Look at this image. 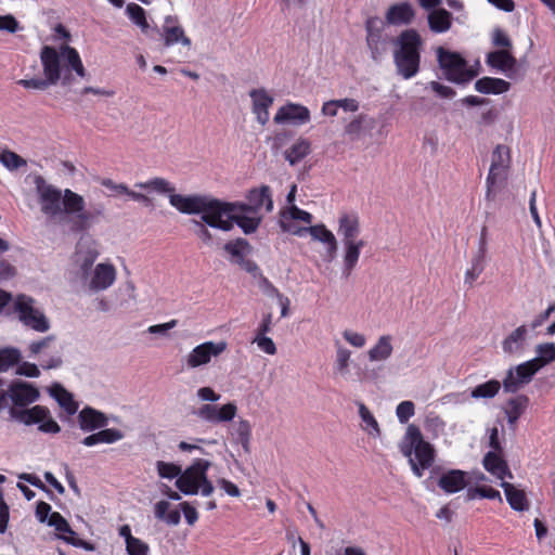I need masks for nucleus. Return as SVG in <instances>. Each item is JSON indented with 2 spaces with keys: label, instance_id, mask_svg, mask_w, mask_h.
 <instances>
[{
  "label": "nucleus",
  "instance_id": "nucleus-1",
  "mask_svg": "<svg viewBox=\"0 0 555 555\" xmlns=\"http://www.w3.org/2000/svg\"><path fill=\"white\" fill-rule=\"evenodd\" d=\"M424 40L414 28L402 30L393 40V63L397 74L410 79L420 72Z\"/></svg>",
  "mask_w": 555,
  "mask_h": 555
},
{
  "label": "nucleus",
  "instance_id": "nucleus-2",
  "mask_svg": "<svg viewBox=\"0 0 555 555\" xmlns=\"http://www.w3.org/2000/svg\"><path fill=\"white\" fill-rule=\"evenodd\" d=\"M405 440L408 443L401 447V452L409 457L413 474L421 478L424 470L430 468L435 462V449L424 440L420 428L413 424L408 426Z\"/></svg>",
  "mask_w": 555,
  "mask_h": 555
},
{
  "label": "nucleus",
  "instance_id": "nucleus-3",
  "mask_svg": "<svg viewBox=\"0 0 555 555\" xmlns=\"http://www.w3.org/2000/svg\"><path fill=\"white\" fill-rule=\"evenodd\" d=\"M223 249L231 256V262L240 266L241 269L258 280V286L263 294L275 298L281 294L273 283L263 275L259 266L254 260L246 258L251 251V245L247 240L240 237L230 241L224 245Z\"/></svg>",
  "mask_w": 555,
  "mask_h": 555
},
{
  "label": "nucleus",
  "instance_id": "nucleus-4",
  "mask_svg": "<svg viewBox=\"0 0 555 555\" xmlns=\"http://www.w3.org/2000/svg\"><path fill=\"white\" fill-rule=\"evenodd\" d=\"M60 56L66 60L67 65L75 70L78 76H86V69L75 48L65 44L60 48L59 53L55 48L44 46L40 52V61L44 78L48 79L51 85H55L61 78Z\"/></svg>",
  "mask_w": 555,
  "mask_h": 555
},
{
  "label": "nucleus",
  "instance_id": "nucleus-5",
  "mask_svg": "<svg viewBox=\"0 0 555 555\" xmlns=\"http://www.w3.org/2000/svg\"><path fill=\"white\" fill-rule=\"evenodd\" d=\"M209 467V461L195 460L178 477L176 487L185 495H195L201 492L203 496H209L215 490L212 482L207 477Z\"/></svg>",
  "mask_w": 555,
  "mask_h": 555
},
{
  "label": "nucleus",
  "instance_id": "nucleus-6",
  "mask_svg": "<svg viewBox=\"0 0 555 555\" xmlns=\"http://www.w3.org/2000/svg\"><path fill=\"white\" fill-rule=\"evenodd\" d=\"M435 51L438 66L447 80L464 85L477 77L478 70L469 66L461 53L443 47H437Z\"/></svg>",
  "mask_w": 555,
  "mask_h": 555
},
{
  "label": "nucleus",
  "instance_id": "nucleus-7",
  "mask_svg": "<svg viewBox=\"0 0 555 555\" xmlns=\"http://www.w3.org/2000/svg\"><path fill=\"white\" fill-rule=\"evenodd\" d=\"M9 313L15 314L24 326L35 332L44 333L50 328V322L44 312L36 306V300L28 295H16L9 307Z\"/></svg>",
  "mask_w": 555,
  "mask_h": 555
},
{
  "label": "nucleus",
  "instance_id": "nucleus-8",
  "mask_svg": "<svg viewBox=\"0 0 555 555\" xmlns=\"http://www.w3.org/2000/svg\"><path fill=\"white\" fill-rule=\"evenodd\" d=\"M237 211L234 202H222L217 198L207 197L202 214V222L222 231H231L232 223L230 215Z\"/></svg>",
  "mask_w": 555,
  "mask_h": 555
},
{
  "label": "nucleus",
  "instance_id": "nucleus-9",
  "mask_svg": "<svg viewBox=\"0 0 555 555\" xmlns=\"http://www.w3.org/2000/svg\"><path fill=\"white\" fill-rule=\"evenodd\" d=\"M35 186L42 214L49 217L60 215L62 212V191L54 185L47 183L44 178L41 176H37L35 178Z\"/></svg>",
  "mask_w": 555,
  "mask_h": 555
},
{
  "label": "nucleus",
  "instance_id": "nucleus-10",
  "mask_svg": "<svg viewBox=\"0 0 555 555\" xmlns=\"http://www.w3.org/2000/svg\"><path fill=\"white\" fill-rule=\"evenodd\" d=\"M246 199L247 203L234 202L237 211L258 214L262 208L267 212L273 209V199L269 185H261L249 190Z\"/></svg>",
  "mask_w": 555,
  "mask_h": 555
},
{
  "label": "nucleus",
  "instance_id": "nucleus-11",
  "mask_svg": "<svg viewBox=\"0 0 555 555\" xmlns=\"http://www.w3.org/2000/svg\"><path fill=\"white\" fill-rule=\"evenodd\" d=\"M538 370L530 361L511 367L502 380L505 392L515 393L532 380Z\"/></svg>",
  "mask_w": 555,
  "mask_h": 555
},
{
  "label": "nucleus",
  "instance_id": "nucleus-12",
  "mask_svg": "<svg viewBox=\"0 0 555 555\" xmlns=\"http://www.w3.org/2000/svg\"><path fill=\"white\" fill-rule=\"evenodd\" d=\"M227 349L225 341H205L196 346L186 356V365L190 369H195L211 361V358L220 356Z\"/></svg>",
  "mask_w": 555,
  "mask_h": 555
},
{
  "label": "nucleus",
  "instance_id": "nucleus-13",
  "mask_svg": "<svg viewBox=\"0 0 555 555\" xmlns=\"http://www.w3.org/2000/svg\"><path fill=\"white\" fill-rule=\"evenodd\" d=\"M236 413L237 406L234 402H229L221 406L206 403L194 411L198 418L214 424L231 422Z\"/></svg>",
  "mask_w": 555,
  "mask_h": 555
},
{
  "label": "nucleus",
  "instance_id": "nucleus-14",
  "mask_svg": "<svg viewBox=\"0 0 555 555\" xmlns=\"http://www.w3.org/2000/svg\"><path fill=\"white\" fill-rule=\"evenodd\" d=\"M48 525L54 527V529L59 532L57 537L66 543L76 547L85 548L87 551L94 550L92 543L78 538L77 533L72 529L68 521L59 512H52L50 514Z\"/></svg>",
  "mask_w": 555,
  "mask_h": 555
},
{
  "label": "nucleus",
  "instance_id": "nucleus-15",
  "mask_svg": "<svg viewBox=\"0 0 555 555\" xmlns=\"http://www.w3.org/2000/svg\"><path fill=\"white\" fill-rule=\"evenodd\" d=\"M383 22L377 16L369 17L365 22L366 42L374 60H377L387 50V40L383 36Z\"/></svg>",
  "mask_w": 555,
  "mask_h": 555
},
{
  "label": "nucleus",
  "instance_id": "nucleus-16",
  "mask_svg": "<svg viewBox=\"0 0 555 555\" xmlns=\"http://www.w3.org/2000/svg\"><path fill=\"white\" fill-rule=\"evenodd\" d=\"M312 215L299 207L292 205L287 209L281 211L280 227L284 232L301 236L308 228H300L293 223L295 220H300L307 224H311Z\"/></svg>",
  "mask_w": 555,
  "mask_h": 555
},
{
  "label": "nucleus",
  "instance_id": "nucleus-17",
  "mask_svg": "<svg viewBox=\"0 0 555 555\" xmlns=\"http://www.w3.org/2000/svg\"><path fill=\"white\" fill-rule=\"evenodd\" d=\"M105 216V207L103 204L92 206L90 209L78 211L70 218V229L76 233L87 231L92 223L99 221Z\"/></svg>",
  "mask_w": 555,
  "mask_h": 555
},
{
  "label": "nucleus",
  "instance_id": "nucleus-18",
  "mask_svg": "<svg viewBox=\"0 0 555 555\" xmlns=\"http://www.w3.org/2000/svg\"><path fill=\"white\" fill-rule=\"evenodd\" d=\"M415 14V9L410 2H399L388 8L385 21L392 26L410 25L414 21Z\"/></svg>",
  "mask_w": 555,
  "mask_h": 555
},
{
  "label": "nucleus",
  "instance_id": "nucleus-19",
  "mask_svg": "<svg viewBox=\"0 0 555 555\" xmlns=\"http://www.w3.org/2000/svg\"><path fill=\"white\" fill-rule=\"evenodd\" d=\"M469 483L467 473L461 469H450L438 479V487L447 494H453L465 489Z\"/></svg>",
  "mask_w": 555,
  "mask_h": 555
},
{
  "label": "nucleus",
  "instance_id": "nucleus-20",
  "mask_svg": "<svg viewBox=\"0 0 555 555\" xmlns=\"http://www.w3.org/2000/svg\"><path fill=\"white\" fill-rule=\"evenodd\" d=\"M208 196L204 195H169V203L177 210L186 215L201 214Z\"/></svg>",
  "mask_w": 555,
  "mask_h": 555
},
{
  "label": "nucleus",
  "instance_id": "nucleus-21",
  "mask_svg": "<svg viewBox=\"0 0 555 555\" xmlns=\"http://www.w3.org/2000/svg\"><path fill=\"white\" fill-rule=\"evenodd\" d=\"M78 424L82 431L89 433L108 425L107 416L91 406H85L78 414Z\"/></svg>",
  "mask_w": 555,
  "mask_h": 555
},
{
  "label": "nucleus",
  "instance_id": "nucleus-22",
  "mask_svg": "<svg viewBox=\"0 0 555 555\" xmlns=\"http://www.w3.org/2000/svg\"><path fill=\"white\" fill-rule=\"evenodd\" d=\"M9 396L15 406H26L38 400L39 390L27 383L12 384L9 389Z\"/></svg>",
  "mask_w": 555,
  "mask_h": 555
},
{
  "label": "nucleus",
  "instance_id": "nucleus-23",
  "mask_svg": "<svg viewBox=\"0 0 555 555\" xmlns=\"http://www.w3.org/2000/svg\"><path fill=\"white\" fill-rule=\"evenodd\" d=\"M338 234L341 236V242H351L360 240L361 225L359 216L356 212H345L338 219Z\"/></svg>",
  "mask_w": 555,
  "mask_h": 555
},
{
  "label": "nucleus",
  "instance_id": "nucleus-24",
  "mask_svg": "<svg viewBox=\"0 0 555 555\" xmlns=\"http://www.w3.org/2000/svg\"><path fill=\"white\" fill-rule=\"evenodd\" d=\"M482 465L492 476L504 481L506 477L513 478V474L507 462L502 456V452H488L483 456Z\"/></svg>",
  "mask_w": 555,
  "mask_h": 555
},
{
  "label": "nucleus",
  "instance_id": "nucleus-25",
  "mask_svg": "<svg viewBox=\"0 0 555 555\" xmlns=\"http://www.w3.org/2000/svg\"><path fill=\"white\" fill-rule=\"evenodd\" d=\"M375 127L374 118L360 114L345 127V132L351 141H356L370 135Z\"/></svg>",
  "mask_w": 555,
  "mask_h": 555
},
{
  "label": "nucleus",
  "instance_id": "nucleus-26",
  "mask_svg": "<svg viewBox=\"0 0 555 555\" xmlns=\"http://www.w3.org/2000/svg\"><path fill=\"white\" fill-rule=\"evenodd\" d=\"M310 119L307 106H281L274 116L276 124L302 125Z\"/></svg>",
  "mask_w": 555,
  "mask_h": 555
},
{
  "label": "nucleus",
  "instance_id": "nucleus-27",
  "mask_svg": "<svg viewBox=\"0 0 555 555\" xmlns=\"http://www.w3.org/2000/svg\"><path fill=\"white\" fill-rule=\"evenodd\" d=\"M10 415L25 425H33L44 421L50 415V410L43 405H35L24 410L11 408Z\"/></svg>",
  "mask_w": 555,
  "mask_h": 555
},
{
  "label": "nucleus",
  "instance_id": "nucleus-28",
  "mask_svg": "<svg viewBox=\"0 0 555 555\" xmlns=\"http://www.w3.org/2000/svg\"><path fill=\"white\" fill-rule=\"evenodd\" d=\"M452 14L443 8L433 10L427 14L428 28L434 34H443L449 31L452 27Z\"/></svg>",
  "mask_w": 555,
  "mask_h": 555
},
{
  "label": "nucleus",
  "instance_id": "nucleus-29",
  "mask_svg": "<svg viewBox=\"0 0 555 555\" xmlns=\"http://www.w3.org/2000/svg\"><path fill=\"white\" fill-rule=\"evenodd\" d=\"M115 279L116 270L113 264L99 263L95 267L90 286L96 291L106 289L115 282Z\"/></svg>",
  "mask_w": 555,
  "mask_h": 555
},
{
  "label": "nucleus",
  "instance_id": "nucleus-30",
  "mask_svg": "<svg viewBox=\"0 0 555 555\" xmlns=\"http://www.w3.org/2000/svg\"><path fill=\"white\" fill-rule=\"evenodd\" d=\"M501 487L504 490L506 501L511 508L517 512H525L529 509V501L524 490L516 488L513 483L502 481Z\"/></svg>",
  "mask_w": 555,
  "mask_h": 555
},
{
  "label": "nucleus",
  "instance_id": "nucleus-31",
  "mask_svg": "<svg viewBox=\"0 0 555 555\" xmlns=\"http://www.w3.org/2000/svg\"><path fill=\"white\" fill-rule=\"evenodd\" d=\"M508 170L507 169H498L490 168L489 173L486 179V199L494 201L499 191H501L507 180Z\"/></svg>",
  "mask_w": 555,
  "mask_h": 555
},
{
  "label": "nucleus",
  "instance_id": "nucleus-32",
  "mask_svg": "<svg viewBox=\"0 0 555 555\" xmlns=\"http://www.w3.org/2000/svg\"><path fill=\"white\" fill-rule=\"evenodd\" d=\"M345 248L343 272L349 276L358 264L361 249L365 246L363 240L343 243Z\"/></svg>",
  "mask_w": 555,
  "mask_h": 555
},
{
  "label": "nucleus",
  "instance_id": "nucleus-33",
  "mask_svg": "<svg viewBox=\"0 0 555 555\" xmlns=\"http://www.w3.org/2000/svg\"><path fill=\"white\" fill-rule=\"evenodd\" d=\"M392 352V337L390 335H382L367 351V357L371 362H384L391 357Z\"/></svg>",
  "mask_w": 555,
  "mask_h": 555
},
{
  "label": "nucleus",
  "instance_id": "nucleus-34",
  "mask_svg": "<svg viewBox=\"0 0 555 555\" xmlns=\"http://www.w3.org/2000/svg\"><path fill=\"white\" fill-rule=\"evenodd\" d=\"M232 228L238 225L245 234H251L257 231L261 223V217L254 212L235 211L230 215Z\"/></svg>",
  "mask_w": 555,
  "mask_h": 555
},
{
  "label": "nucleus",
  "instance_id": "nucleus-35",
  "mask_svg": "<svg viewBox=\"0 0 555 555\" xmlns=\"http://www.w3.org/2000/svg\"><path fill=\"white\" fill-rule=\"evenodd\" d=\"M102 430L83 438L81 443L86 447H93L99 443H114L124 438L121 430L117 428H101Z\"/></svg>",
  "mask_w": 555,
  "mask_h": 555
},
{
  "label": "nucleus",
  "instance_id": "nucleus-36",
  "mask_svg": "<svg viewBox=\"0 0 555 555\" xmlns=\"http://www.w3.org/2000/svg\"><path fill=\"white\" fill-rule=\"evenodd\" d=\"M529 405V398L526 395L513 397L506 401L505 415L507 423L514 425L525 413Z\"/></svg>",
  "mask_w": 555,
  "mask_h": 555
},
{
  "label": "nucleus",
  "instance_id": "nucleus-37",
  "mask_svg": "<svg viewBox=\"0 0 555 555\" xmlns=\"http://www.w3.org/2000/svg\"><path fill=\"white\" fill-rule=\"evenodd\" d=\"M311 150V142L306 138H299L285 150L284 157L291 166H295L308 156Z\"/></svg>",
  "mask_w": 555,
  "mask_h": 555
},
{
  "label": "nucleus",
  "instance_id": "nucleus-38",
  "mask_svg": "<svg viewBox=\"0 0 555 555\" xmlns=\"http://www.w3.org/2000/svg\"><path fill=\"white\" fill-rule=\"evenodd\" d=\"M50 395L57 401L60 406L68 415H73L78 410V403L74 400L73 395L67 391L61 384L55 383L50 388Z\"/></svg>",
  "mask_w": 555,
  "mask_h": 555
},
{
  "label": "nucleus",
  "instance_id": "nucleus-39",
  "mask_svg": "<svg viewBox=\"0 0 555 555\" xmlns=\"http://www.w3.org/2000/svg\"><path fill=\"white\" fill-rule=\"evenodd\" d=\"M100 184L103 185L104 188L108 189L109 191H112V194H111L112 196L127 195L130 198H132L133 201L140 202V203L150 204V202H151L146 195L131 191L125 183H116L109 178L101 179Z\"/></svg>",
  "mask_w": 555,
  "mask_h": 555
},
{
  "label": "nucleus",
  "instance_id": "nucleus-40",
  "mask_svg": "<svg viewBox=\"0 0 555 555\" xmlns=\"http://www.w3.org/2000/svg\"><path fill=\"white\" fill-rule=\"evenodd\" d=\"M528 330L526 325H520L514 330L502 343L505 353L514 354L522 350L527 338Z\"/></svg>",
  "mask_w": 555,
  "mask_h": 555
},
{
  "label": "nucleus",
  "instance_id": "nucleus-41",
  "mask_svg": "<svg viewBox=\"0 0 555 555\" xmlns=\"http://www.w3.org/2000/svg\"><path fill=\"white\" fill-rule=\"evenodd\" d=\"M314 241L322 242L327 245L330 256H333L337 250V241L335 235L323 223L310 225L308 230Z\"/></svg>",
  "mask_w": 555,
  "mask_h": 555
},
{
  "label": "nucleus",
  "instance_id": "nucleus-42",
  "mask_svg": "<svg viewBox=\"0 0 555 555\" xmlns=\"http://www.w3.org/2000/svg\"><path fill=\"white\" fill-rule=\"evenodd\" d=\"M487 63L493 68L506 72L516 66V59L507 50H498L488 53Z\"/></svg>",
  "mask_w": 555,
  "mask_h": 555
},
{
  "label": "nucleus",
  "instance_id": "nucleus-43",
  "mask_svg": "<svg viewBox=\"0 0 555 555\" xmlns=\"http://www.w3.org/2000/svg\"><path fill=\"white\" fill-rule=\"evenodd\" d=\"M475 88L480 93L501 94L509 89V82L500 78L483 77L476 81Z\"/></svg>",
  "mask_w": 555,
  "mask_h": 555
},
{
  "label": "nucleus",
  "instance_id": "nucleus-44",
  "mask_svg": "<svg viewBox=\"0 0 555 555\" xmlns=\"http://www.w3.org/2000/svg\"><path fill=\"white\" fill-rule=\"evenodd\" d=\"M537 357L529 360L540 371L545 365L555 361V344L543 343L535 347Z\"/></svg>",
  "mask_w": 555,
  "mask_h": 555
},
{
  "label": "nucleus",
  "instance_id": "nucleus-45",
  "mask_svg": "<svg viewBox=\"0 0 555 555\" xmlns=\"http://www.w3.org/2000/svg\"><path fill=\"white\" fill-rule=\"evenodd\" d=\"M62 204L64 206V211L72 216L76 215L80 210H83L86 207L85 198L70 189L64 190Z\"/></svg>",
  "mask_w": 555,
  "mask_h": 555
},
{
  "label": "nucleus",
  "instance_id": "nucleus-46",
  "mask_svg": "<svg viewBox=\"0 0 555 555\" xmlns=\"http://www.w3.org/2000/svg\"><path fill=\"white\" fill-rule=\"evenodd\" d=\"M501 387L503 385L500 380L490 379L474 387L470 391V397L474 399H492L499 393Z\"/></svg>",
  "mask_w": 555,
  "mask_h": 555
},
{
  "label": "nucleus",
  "instance_id": "nucleus-47",
  "mask_svg": "<svg viewBox=\"0 0 555 555\" xmlns=\"http://www.w3.org/2000/svg\"><path fill=\"white\" fill-rule=\"evenodd\" d=\"M164 46L170 47L177 42L190 47L191 40L185 36L184 30L180 26H163Z\"/></svg>",
  "mask_w": 555,
  "mask_h": 555
},
{
  "label": "nucleus",
  "instance_id": "nucleus-48",
  "mask_svg": "<svg viewBox=\"0 0 555 555\" xmlns=\"http://www.w3.org/2000/svg\"><path fill=\"white\" fill-rule=\"evenodd\" d=\"M232 435L235 442L240 443L243 449L248 452L251 438V426L249 422L247 420H240L235 424Z\"/></svg>",
  "mask_w": 555,
  "mask_h": 555
},
{
  "label": "nucleus",
  "instance_id": "nucleus-49",
  "mask_svg": "<svg viewBox=\"0 0 555 555\" xmlns=\"http://www.w3.org/2000/svg\"><path fill=\"white\" fill-rule=\"evenodd\" d=\"M170 504L167 501H159L155 504V516L158 519L166 521L168 525L176 526L181 520V514L179 509H169Z\"/></svg>",
  "mask_w": 555,
  "mask_h": 555
},
{
  "label": "nucleus",
  "instance_id": "nucleus-50",
  "mask_svg": "<svg viewBox=\"0 0 555 555\" xmlns=\"http://www.w3.org/2000/svg\"><path fill=\"white\" fill-rule=\"evenodd\" d=\"M511 150L508 146L499 144L492 152L490 168L507 169L511 167Z\"/></svg>",
  "mask_w": 555,
  "mask_h": 555
},
{
  "label": "nucleus",
  "instance_id": "nucleus-51",
  "mask_svg": "<svg viewBox=\"0 0 555 555\" xmlns=\"http://www.w3.org/2000/svg\"><path fill=\"white\" fill-rule=\"evenodd\" d=\"M126 13L129 18L138 27H140L143 34H149L150 24L147 23L145 11L137 3H129L126 8Z\"/></svg>",
  "mask_w": 555,
  "mask_h": 555
},
{
  "label": "nucleus",
  "instance_id": "nucleus-52",
  "mask_svg": "<svg viewBox=\"0 0 555 555\" xmlns=\"http://www.w3.org/2000/svg\"><path fill=\"white\" fill-rule=\"evenodd\" d=\"M135 186L142 190L155 191L157 193L166 194L169 193L175 194V186L171 185L169 181L164 178H153L145 182H138Z\"/></svg>",
  "mask_w": 555,
  "mask_h": 555
},
{
  "label": "nucleus",
  "instance_id": "nucleus-53",
  "mask_svg": "<svg viewBox=\"0 0 555 555\" xmlns=\"http://www.w3.org/2000/svg\"><path fill=\"white\" fill-rule=\"evenodd\" d=\"M21 351L13 347L0 349V372H7L21 362Z\"/></svg>",
  "mask_w": 555,
  "mask_h": 555
},
{
  "label": "nucleus",
  "instance_id": "nucleus-54",
  "mask_svg": "<svg viewBox=\"0 0 555 555\" xmlns=\"http://www.w3.org/2000/svg\"><path fill=\"white\" fill-rule=\"evenodd\" d=\"M359 415L363 423L365 424L364 429L369 431L373 437H378L380 435L379 425L371 413V411L365 406L364 403L359 404Z\"/></svg>",
  "mask_w": 555,
  "mask_h": 555
},
{
  "label": "nucleus",
  "instance_id": "nucleus-55",
  "mask_svg": "<svg viewBox=\"0 0 555 555\" xmlns=\"http://www.w3.org/2000/svg\"><path fill=\"white\" fill-rule=\"evenodd\" d=\"M0 162L9 170H15L26 166V160L23 157L9 150H4L0 153Z\"/></svg>",
  "mask_w": 555,
  "mask_h": 555
},
{
  "label": "nucleus",
  "instance_id": "nucleus-56",
  "mask_svg": "<svg viewBox=\"0 0 555 555\" xmlns=\"http://www.w3.org/2000/svg\"><path fill=\"white\" fill-rule=\"evenodd\" d=\"M485 259L480 256H474L472 259V267L465 272V283L473 285V283L479 278L485 270Z\"/></svg>",
  "mask_w": 555,
  "mask_h": 555
},
{
  "label": "nucleus",
  "instance_id": "nucleus-57",
  "mask_svg": "<svg viewBox=\"0 0 555 555\" xmlns=\"http://www.w3.org/2000/svg\"><path fill=\"white\" fill-rule=\"evenodd\" d=\"M157 473L162 478L172 479L177 478L182 474L181 466L173 464V463H167L164 461H158L156 463Z\"/></svg>",
  "mask_w": 555,
  "mask_h": 555
},
{
  "label": "nucleus",
  "instance_id": "nucleus-58",
  "mask_svg": "<svg viewBox=\"0 0 555 555\" xmlns=\"http://www.w3.org/2000/svg\"><path fill=\"white\" fill-rule=\"evenodd\" d=\"M350 357V350L341 346L337 347L335 365L336 370L343 375H345L348 372Z\"/></svg>",
  "mask_w": 555,
  "mask_h": 555
},
{
  "label": "nucleus",
  "instance_id": "nucleus-59",
  "mask_svg": "<svg viewBox=\"0 0 555 555\" xmlns=\"http://www.w3.org/2000/svg\"><path fill=\"white\" fill-rule=\"evenodd\" d=\"M126 550L128 555H147L150 546L139 538H130L126 544Z\"/></svg>",
  "mask_w": 555,
  "mask_h": 555
},
{
  "label": "nucleus",
  "instance_id": "nucleus-60",
  "mask_svg": "<svg viewBox=\"0 0 555 555\" xmlns=\"http://www.w3.org/2000/svg\"><path fill=\"white\" fill-rule=\"evenodd\" d=\"M415 413V406L412 401H402L397 405L396 414L401 424H405Z\"/></svg>",
  "mask_w": 555,
  "mask_h": 555
},
{
  "label": "nucleus",
  "instance_id": "nucleus-61",
  "mask_svg": "<svg viewBox=\"0 0 555 555\" xmlns=\"http://www.w3.org/2000/svg\"><path fill=\"white\" fill-rule=\"evenodd\" d=\"M426 90L431 91L436 94V96L440 99H452L455 95V91L451 87L442 85L438 81H430L427 85Z\"/></svg>",
  "mask_w": 555,
  "mask_h": 555
},
{
  "label": "nucleus",
  "instance_id": "nucleus-62",
  "mask_svg": "<svg viewBox=\"0 0 555 555\" xmlns=\"http://www.w3.org/2000/svg\"><path fill=\"white\" fill-rule=\"evenodd\" d=\"M254 343L258 348L267 354L273 356L276 353V346L274 341L267 335H255Z\"/></svg>",
  "mask_w": 555,
  "mask_h": 555
},
{
  "label": "nucleus",
  "instance_id": "nucleus-63",
  "mask_svg": "<svg viewBox=\"0 0 555 555\" xmlns=\"http://www.w3.org/2000/svg\"><path fill=\"white\" fill-rule=\"evenodd\" d=\"M20 24L12 14L0 15V30L14 34L20 30Z\"/></svg>",
  "mask_w": 555,
  "mask_h": 555
},
{
  "label": "nucleus",
  "instance_id": "nucleus-64",
  "mask_svg": "<svg viewBox=\"0 0 555 555\" xmlns=\"http://www.w3.org/2000/svg\"><path fill=\"white\" fill-rule=\"evenodd\" d=\"M343 337L348 344L356 348H362L366 343V338L363 334L353 332L351 330L344 331Z\"/></svg>",
  "mask_w": 555,
  "mask_h": 555
}]
</instances>
